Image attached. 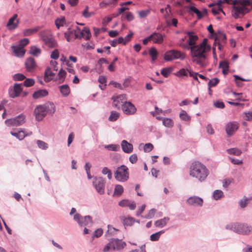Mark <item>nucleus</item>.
Wrapping results in <instances>:
<instances>
[{"label":"nucleus","instance_id":"obj_1","mask_svg":"<svg viewBox=\"0 0 252 252\" xmlns=\"http://www.w3.org/2000/svg\"><path fill=\"white\" fill-rule=\"evenodd\" d=\"M192 61L201 66H205L207 64V53L211 50V46L207 44V39L199 45L190 47Z\"/></svg>","mask_w":252,"mask_h":252},{"label":"nucleus","instance_id":"obj_2","mask_svg":"<svg viewBox=\"0 0 252 252\" xmlns=\"http://www.w3.org/2000/svg\"><path fill=\"white\" fill-rule=\"evenodd\" d=\"M209 171L206 166L199 161H193L189 167V175L202 182L206 180Z\"/></svg>","mask_w":252,"mask_h":252},{"label":"nucleus","instance_id":"obj_3","mask_svg":"<svg viewBox=\"0 0 252 252\" xmlns=\"http://www.w3.org/2000/svg\"><path fill=\"white\" fill-rule=\"evenodd\" d=\"M225 228L242 235H248L252 232V227L244 223L231 222L226 224Z\"/></svg>","mask_w":252,"mask_h":252},{"label":"nucleus","instance_id":"obj_4","mask_svg":"<svg viewBox=\"0 0 252 252\" xmlns=\"http://www.w3.org/2000/svg\"><path fill=\"white\" fill-rule=\"evenodd\" d=\"M115 178L119 182H124L129 178L128 168L125 165L117 168L114 172Z\"/></svg>","mask_w":252,"mask_h":252},{"label":"nucleus","instance_id":"obj_5","mask_svg":"<svg viewBox=\"0 0 252 252\" xmlns=\"http://www.w3.org/2000/svg\"><path fill=\"white\" fill-rule=\"evenodd\" d=\"M39 36L45 45L49 48H53L57 46V42L49 31H41L39 33Z\"/></svg>","mask_w":252,"mask_h":252},{"label":"nucleus","instance_id":"obj_6","mask_svg":"<svg viewBox=\"0 0 252 252\" xmlns=\"http://www.w3.org/2000/svg\"><path fill=\"white\" fill-rule=\"evenodd\" d=\"M92 183L97 193L100 195L104 193L106 180L104 178L97 176L94 177Z\"/></svg>","mask_w":252,"mask_h":252},{"label":"nucleus","instance_id":"obj_7","mask_svg":"<svg viewBox=\"0 0 252 252\" xmlns=\"http://www.w3.org/2000/svg\"><path fill=\"white\" fill-rule=\"evenodd\" d=\"M73 220L81 226H91L93 224L92 218L90 216L82 217L80 214L76 213L74 215Z\"/></svg>","mask_w":252,"mask_h":252},{"label":"nucleus","instance_id":"obj_8","mask_svg":"<svg viewBox=\"0 0 252 252\" xmlns=\"http://www.w3.org/2000/svg\"><path fill=\"white\" fill-rule=\"evenodd\" d=\"M185 54L176 50H171L167 51L164 56V59L167 61H171L174 60L179 59L183 60L185 59Z\"/></svg>","mask_w":252,"mask_h":252},{"label":"nucleus","instance_id":"obj_9","mask_svg":"<svg viewBox=\"0 0 252 252\" xmlns=\"http://www.w3.org/2000/svg\"><path fill=\"white\" fill-rule=\"evenodd\" d=\"M25 116L21 114L14 118L6 120L5 124L8 126H17L23 125L25 122Z\"/></svg>","mask_w":252,"mask_h":252},{"label":"nucleus","instance_id":"obj_10","mask_svg":"<svg viewBox=\"0 0 252 252\" xmlns=\"http://www.w3.org/2000/svg\"><path fill=\"white\" fill-rule=\"evenodd\" d=\"M74 30L75 38L81 39L82 37H84L86 40H88L90 39L91 34L89 28L85 27L82 31H81L78 27H76Z\"/></svg>","mask_w":252,"mask_h":252},{"label":"nucleus","instance_id":"obj_11","mask_svg":"<svg viewBox=\"0 0 252 252\" xmlns=\"http://www.w3.org/2000/svg\"><path fill=\"white\" fill-rule=\"evenodd\" d=\"M122 109L125 114L133 115L136 111V108L135 106L130 102L125 101L123 104Z\"/></svg>","mask_w":252,"mask_h":252},{"label":"nucleus","instance_id":"obj_12","mask_svg":"<svg viewBox=\"0 0 252 252\" xmlns=\"http://www.w3.org/2000/svg\"><path fill=\"white\" fill-rule=\"evenodd\" d=\"M186 203L190 206L194 207H201L203 204V200L202 198L197 196L189 197L186 201Z\"/></svg>","mask_w":252,"mask_h":252},{"label":"nucleus","instance_id":"obj_13","mask_svg":"<svg viewBox=\"0 0 252 252\" xmlns=\"http://www.w3.org/2000/svg\"><path fill=\"white\" fill-rule=\"evenodd\" d=\"M35 119L38 121H40L46 116L47 113L43 105H39L34 109Z\"/></svg>","mask_w":252,"mask_h":252},{"label":"nucleus","instance_id":"obj_14","mask_svg":"<svg viewBox=\"0 0 252 252\" xmlns=\"http://www.w3.org/2000/svg\"><path fill=\"white\" fill-rule=\"evenodd\" d=\"M239 128V124L236 122H229L225 126V131L229 136L233 135Z\"/></svg>","mask_w":252,"mask_h":252},{"label":"nucleus","instance_id":"obj_15","mask_svg":"<svg viewBox=\"0 0 252 252\" xmlns=\"http://www.w3.org/2000/svg\"><path fill=\"white\" fill-rule=\"evenodd\" d=\"M112 99L113 100V106L118 109L122 107L123 104L126 100V94H121L117 96H113Z\"/></svg>","mask_w":252,"mask_h":252},{"label":"nucleus","instance_id":"obj_16","mask_svg":"<svg viewBox=\"0 0 252 252\" xmlns=\"http://www.w3.org/2000/svg\"><path fill=\"white\" fill-rule=\"evenodd\" d=\"M17 17L18 15L15 14L9 19L6 24V27L8 30L10 31L13 30L18 27L19 24V20L17 19Z\"/></svg>","mask_w":252,"mask_h":252},{"label":"nucleus","instance_id":"obj_17","mask_svg":"<svg viewBox=\"0 0 252 252\" xmlns=\"http://www.w3.org/2000/svg\"><path fill=\"white\" fill-rule=\"evenodd\" d=\"M112 248L114 251H120L122 250L126 246V243L122 240L119 239H112L111 240Z\"/></svg>","mask_w":252,"mask_h":252},{"label":"nucleus","instance_id":"obj_18","mask_svg":"<svg viewBox=\"0 0 252 252\" xmlns=\"http://www.w3.org/2000/svg\"><path fill=\"white\" fill-rule=\"evenodd\" d=\"M22 91L21 84H15L13 88L9 89V95L11 97L14 98L18 96Z\"/></svg>","mask_w":252,"mask_h":252},{"label":"nucleus","instance_id":"obj_19","mask_svg":"<svg viewBox=\"0 0 252 252\" xmlns=\"http://www.w3.org/2000/svg\"><path fill=\"white\" fill-rule=\"evenodd\" d=\"M10 134L16 137L19 140H23L26 136L31 135L32 133L30 131L29 132H26V131L23 130L22 129H19L17 131H11Z\"/></svg>","mask_w":252,"mask_h":252},{"label":"nucleus","instance_id":"obj_20","mask_svg":"<svg viewBox=\"0 0 252 252\" xmlns=\"http://www.w3.org/2000/svg\"><path fill=\"white\" fill-rule=\"evenodd\" d=\"M121 147L125 153L130 154L132 152L133 147L132 144L128 142L126 140H123L121 142Z\"/></svg>","mask_w":252,"mask_h":252},{"label":"nucleus","instance_id":"obj_21","mask_svg":"<svg viewBox=\"0 0 252 252\" xmlns=\"http://www.w3.org/2000/svg\"><path fill=\"white\" fill-rule=\"evenodd\" d=\"M232 10L233 11L236 12L239 14L244 15L246 13H248L250 11V9H249L247 7H242V6H237V4H234V0L232 2Z\"/></svg>","mask_w":252,"mask_h":252},{"label":"nucleus","instance_id":"obj_22","mask_svg":"<svg viewBox=\"0 0 252 252\" xmlns=\"http://www.w3.org/2000/svg\"><path fill=\"white\" fill-rule=\"evenodd\" d=\"M11 48L16 57H22L25 53V51L24 49V48L19 45L12 46Z\"/></svg>","mask_w":252,"mask_h":252},{"label":"nucleus","instance_id":"obj_23","mask_svg":"<svg viewBox=\"0 0 252 252\" xmlns=\"http://www.w3.org/2000/svg\"><path fill=\"white\" fill-rule=\"evenodd\" d=\"M48 94V91L45 89H40L34 92L32 94V97L34 99H39L44 97Z\"/></svg>","mask_w":252,"mask_h":252},{"label":"nucleus","instance_id":"obj_24","mask_svg":"<svg viewBox=\"0 0 252 252\" xmlns=\"http://www.w3.org/2000/svg\"><path fill=\"white\" fill-rule=\"evenodd\" d=\"M169 220L170 218L169 217H164L162 219L156 220L154 222V224L157 227L162 228L167 225Z\"/></svg>","mask_w":252,"mask_h":252},{"label":"nucleus","instance_id":"obj_25","mask_svg":"<svg viewBox=\"0 0 252 252\" xmlns=\"http://www.w3.org/2000/svg\"><path fill=\"white\" fill-rule=\"evenodd\" d=\"M25 65L29 71L32 70L36 66V63L34 59L32 57L29 58L25 62Z\"/></svg>","mask_w":252,"mask_h":252},{"label":"nucleus","instance_id":"obj_26","mask_svg":"<svg viewBox=\"0 0 252 252\" xmlns=\"http://www.w3.org/2000/svg\"><path fill=\"white\" fill-rule=\"evenodd\" d=\"M55 76L54 73L50 67H47L44 72V80L46 82H48L53 79Z\"/></svg>","mask_w":252,"mask_h":252},{"label":"nucleus","instance_id":"obj_27","mask_svg":"<svg viewBox=\"0 0 252 252\" xmlns=\"http://www.w3.org/2000/svg\"><path fill=\"white\" fill-rule=\"evenodd\" d=\"M150 36H152V40L155 43L160 44L163 41V36L158 32H155Z\"/></svg>","mask_w":252,"mask_h":252},{"label":"nucleus","instance_id":"obj_28","mask_svg":"<svg viewBox=\"0 0 252 252\" xmlns=\"http://www.w3.org/2000/svg\"><path fill=\"white\" fill-rule=\"evenodd\" d=\"M120 220L125 227L127 226H131L135 221L134 219L130 217L126 218L125 216H121L120 217Z\"/></svg>","mask_w":252,"mask_h":252},{"label":"nucleus","instance_id":"obj_29","mask_svg":"<svg viewBox=\"0 0 252 252\" xmlns=\"http://www.w3.org/2000/svg\"><path fill=\"white\" fill-rule=\"evenodd\" d=\"M43 106L47 114H53L55 113V106L53 103L48 102L43 104Z\"/></svg>","mask_w":252,"mask_h":252},{"label":"nucleus","instance_id":"obj_30","mask_svg":"<svg viewBox=\"0 0 252 252\" xmlns=\"http://www.w3.org/2000/svg\"><path fill=\"white\" fill-rule=\"evenodd\" d=\"M74 32V29L68 28L67 31L64 32V37L67 41L69 42L75 39Z\"/></svg>","mask_w":252,"mask_h":252},{"label":"nucleus","instance_id":"obj_31","mask_svg":"<svg viewBox=\"0 0 252 252\" xmlns=\"http://www.w3.org/2000/svg\"><path fill=\"white\" fill-rule=\"evenodd\" d=\"M234 4H240L242 7L251 6L252 9V0H234Z\"/></svg>","mask_w":252,"mask_h":252},{"label":"nucleus","instance_id":"obj_32","mask_svg":"<svg viewBox=\"0 0 252 252\" xmlns=\"http://www.w3.org/2000/svg\"><path fill=\"white\" fill-rule=\"evenodd\" d=\"M187 34L189 37V39L188 41L189 45L193 46L196 45V40L198 39L197 35H193L191 32H188Z\"/></svg>","mask_w":252,"mask_h":252},{"label":"nucleus","instance_id":"obj_33","mask_svg":"<svg viewBox=\"0 0 252 252\" xmlns=\"http://www.w3.org/2000/svg\"><path fill=\"white\" fill-rule=\"evenodd\" d=\"M62 94L63 96H67L70 93V88L68 85L64 84L59 87Z\"/></svg>","mask_w":252,"mask_h":252},{"label":"nucleus","instance_id":"obj_34","mask_svg":"<svg viewBox=\"0 0 252 252\" xmlns=\"http://www.w3.org/2000/svg\"><path fill=\"white\" fill-rule=\"evenodd\" d=\"M226 39V37L225 34L223 33H219L215 40L214 44L216 45L217 42L225 44Z\"/></svg>","mask_w":252,"mask_h":252},{"label":"nucleus","instance_id":"obj_35","mask_svg":"<svg viewBox=\"0 0 252 252\" xmlns=\"http://www.w3.org/2000/svg\"><path fill=\"white\" fill-rule=\"evenodd\" d=\"M40 29V27H36L33 29H28L23 31L24 36H30L36 32Z\"/></svg>","mask_w":252,"mask_h":252},{"label":"nucleus","instance_id":"obj_36","mask_svg":"<svg viewBox=\"0 0 252 252\" xmlns=\"http://www.w3.org/2000/svg\"><path fill=\"white\" fill-rule=\"evenodd\" d=\"M41 53V49L35 46H31L30 50V53L35 56L38 57Z\"/></svg>","mask_w":252,"mask_h":252},{"label":"nucleus","instance_id":"obj_37","mask_svg":"<svg viewBox=\"0 0 252 252\" xmlns=\"http://www.w3.org/2000/svg\"><path fill=\"white\" fill-rule=\"evenodd\" d=\"M165 232L164 230H162L158 232L154 233L150 236V240L152 241H157L159 240L161 234Z\"/></svg>","mask_w":252,"mask_h":252},{"label":"nucleus","instance_id":"obj_38","mask_svg":"<svg viewBox=\"0 0 252 252\" xmlns=\"http://www.w3.org/2000/svg\"><path fill=\"white\" fill-rule=\"evenodd\" d=\"M124 192V188L121 185H117L114 189V195L119 196L121 195Z\"/></svg>","mask_w":252,"mask_h":252},{"label":"nucleus","instance_id":"obj_39","mask_svg":"<svg viewBox=\"0 0 252 252\" xmlns=\"http://www.w3.org/2000/svg\"><path fill=\"white\" fill-rule=\"evenodd\" d=\"M191 70L186 69L182 68L175 73V75L179 77L183 76H187L189 74V72Z\"/></svg>","mask_w":252,"mask_h":252},{"label":"nucleus","instance_id":"obj_40","mask_svg":"<svg viewBox=\"0 0 252 252\" xmlns=\"http://www.w3.org/2000/svg\"><path fill=\"white\" fill-rule=\"evenodd\" d=\"M104 148L112 151H118L120 149V146L118 144H109L104 146Z\"/></svg>","mask_w":252,"mask_h":252},{"label":"nucleus","instance_id":"obj_41","mask_svg":"<svg viewBox=\"0 0 252 252\" xmlns=\"http://www.w3.org/2000/svg\"><path fill=\"white\" fill-rule=\"evenodd\" d=\"M162 123L165 126L168 127H172L174 125L173 120L170 118H167L162 119Z\"/></svg>","mask_w":252,"mask_h":252},{"label":"nucleus","instance_id":"obj_42","mask_svg":"<svg viewBox=\"0 0 252 252\" xmlns=\"http://www.w3.org/2000/svg\"><path fill=\"white\" fill-rule=\"evenodd\" d=\"M250 199L246 196H244L241 199L239 202V205L241 208H245L248 205V201Z\"/></svg>","mask_w":252,"mask_h":252},{"label":"nucleus","instance_id":"obj_43","mask_svg":"<svg viewBox=\"0 0 252 252\" xmlns=\"http://www.w3.org/2000/svg\"><path fill=\"white\" fill-rule=\"evenodd\" d=\"M223 196V192L220 189L215 190L213 192V196L215 200H217Z\"/></svg>","mask_w":252,"mask_h":252},{"label":"nucleus","instance_id":"obj_44","mask_svg":"<svg viewBox=\"0 0 252 252\" xmlns=\"http://www.w3.org/2000/svg\"><path fill=\"white\" fill-rule=\"evenodd\" d=\"M173 68L171 67L163 68L161 71V74L165 77H167L172 72Z\"/></svg>","mask_w":252,"mask_h":252},{"label":"nucleus","instance_id":"obj_45","mask_svg":"<svg viewBox=\"0 0 252 252\" xmlns=\"http://www.w3.org/2000/svg\"><path fill=\"white\" fill-rule=\"evenodd\" d=\"M219 81L220 80L218 78H214L210 80L208 83V90L211 91V88L217 85Z\"/></svg>","mask_w":252,"mask_h":252},{"label":"nucleus","instance_id":"obj_46","mask_svg":"<svg viewBox=\"0 0 252 252\" xmlns=\"http://www.w3.org/2000/svg\"><path fill=\"white\" fill-rule=\"evenodd\" d=\"M179 117L183 121H188L190 120V116L188 115L186 111L183 110H181Z\"/></svg>","mask_w":252,"mask_h":252},{"label":"nucleus","instance_id":"obj_47","mask_svg":"<svg viewBox=\"0 0 252 252\" xmlns=\"http://www.w3.org/2000/svg\"><path fill=\"white\" fill-rule=\"evenodd\" d=\"M102 173L103 175H107L109 180H111L112 178V174L111 171L107 167H104L102 169Z\"/></svg>","mask_w":252,"mask_h":252},{"label":"nucleus","instance_id":"obj_48","mask_svg":"<svg viewBox=\"0 0 252 252\" xmlns=\"http://www.w3.org/2000/svg\"><path fill=\"white\" fill-rule=\"evenodd\" d=\"M227 152L229 154H232L237 156L240 155L242 153L241 151L237 148H231L227 149Z\"/></svg>","mask_w":252,"mask_h":252},{"label":"nucleus","instance_id":"obj_49","mask_svg":"<svg viewBox=\"0 0 252 252\" xmlns=\"http://www.w3.org/2000/svg\"><path fill=\"white\" fill-rule=\"evenodd\" d=\"M120 116V114L116 111H112L111 114L109 117V120L110 121H116Z\"/></svg>","mask_w":252,"mask_h":252},{"label":"nucleus","instance_id":"obj_50","mask_svg":"<svg viewBox=\"0 0 252 252\" xmlns=\"http://www.w3.org/2000/svg\"><path fill=\"white\" fill-rule=\"evenodd\" d=\"M149 54L152 58V60L154 61L157 59L158 55V51L155 48H151L149 50Z\"/></svg>","mask_w":252,"mask_h":252},{"label":"nucleus","instance_id":"obj_51","mask_svg":"<svg viewBox=\"0 0 252 252\" xmlns=\"http://www.w3.org/2000/svg\"><path fill=\"white\" fill-rule=\"evenodd\" d=\"M35 81L32 78H28L24 82L23 84L25 87H30L34 85Z\"/></svg>","mask_w":252,"mask_h":252},{"label":"nucleus","instance_id":"obj_52","mask_svg":"<svg viewBox=\"0 0 252 252\" xmlns=\"http://www.w3.org/2000/svg\"><path fill=\"white\" fill-rule=\"evenodd\" d=\"M38 147L43 150H46L48 148V144L45 142L38 140L36 141Z\"/></svg>","mask_w":252,"mask_h":252},{"label":"nucleus","instance_id":"obj_53","mask_svg":"<svg viewBox=\"0 0 252 252\" xmlns=\"http://www.w3.org/2000/svg\"><path fill=\"white\" fill-rule=\"evenodd\" d=\"M107 227V233L110 234L112 236L115 235L116 234V232L119 231V229L113 227L112 226L110 225H108Z\"/></svg>","mask_w":252,"mask_h":252},{"label":"nucleus","instance_id":"obj_54","mask_svg":"<svg viewBox=\"0 0 252 252\" xmlns=\"http://www.w3.org/2000/svg\"><path fill=\"white\" fill-rule=\"evenodd\" d=\"M25 78V76L21 73L15 74L13 76V79L14 81H22Z\"/></svg>","mask_w":252,"mask_h":252},{"label":"nucleus","instance_id":"obj_55","mask_svg":"<svg viewBox=\"0 0 252 252\" xmlns=\"http://www.w3.org/2000/svg\"><path fill=\"white\" fill-rule=\"evenodd\" d=\"M114 251L112 248V245L111 240L110 242L106 245L103 249V252H110Z\"/></svg>","mask_w":252,"mask_h":252},{"label":"nucleus","instance_id":"obj_56","mask_svg":"<svg viewBox=\"0 0 252 252\" xmlns=\"http://www.w3.org/2000/svg\"><path fill=\"white\" fill-rule=\"evenodd\" d=\"M154 146L151 143H146L144 145V151L145 152L148 153L151 151L153 149Z\"/></svg>","mask_w":252,"mask_h":252},{"label":"nucleus","instance_id":"obj_57","mask_svg":"<svg viewBox=\"0 0 252 252\" xmlns=\"http://www.w3.org/2000/svg\"><path fill=\"white\" fill-rule=\"evenodd\" d=\"M64 23H65V19L64 18L57 19L55 21L56 26L58 29L60 28V27L61 26H63Z\"/></svg>","mask_w":252,"mask_h":252},{"label":"nucleus","instance_id":"obj_58","mask_svg":"<svg viewBox=\"0 0 252 252\" xmlns=\"http://www.w3.org/2000/svg\"><path fill=\"white\" fill-rule=\"evenodd\" d=\"M150 12V10L149 9L141 10L138 12L139 16L141 18L146 17Z\"/></svg>","mask_w":252,"mask_h":252},{"label":"nucleus","instance_id":"obj_59","mask_svg":"<svg viewBox=\"0 0 252 252\" xmlns=\"http://www.w3.org/2000/svg\"><path fill=\"white\" fill-rule=\"evenodd\" d=\"M89 7L87 6L85 9V10L83 11L82 14L84 17L85 18H89L92 16L94 14L93 12L89 13L88 12Z\"/></svg>","mask_w":252,"mask_h":252},{"label":"nucleus","instance_id":"obj_60","mask_svg":"<svg viewBox=\"0 0 252 252\" xmlns=\"http://www.w3.org/2000/svg\"><path fill=\"white\" fill-rule=\"evenodd\" d=\"M66 72L63 69H60V70L59 71L58 73V76L59 79L61 80L62 82L64 80L66 76Z\"/></svg>","mask_w":252,"mask_h":252},{"label":"nucleus","instance_id":"obj_61","mask_svg":"<svg viewBox=\"0 0 252 252\" xmlns=\"http://www.w3.org/2000/svg\"><path fill=\"white\" fill-rule=\"evenodd\" d=\"M103 233V230L101 228H98L94 231L93 236V238H98L100 237Z\"/></svg>","mask_w":252,"mask_h":252},{"label":"nucleus","instance_id":"obj_62","mask_svg":"<svg viewBox=\"0 0 252 252\" xmlns=\"http://www.w3.org/2000/svg\"><path fill=\"white\" fill-rule=\"evenodd\" d=\"M233 181L232 179H226L223 181V187L225 188H228L230 184Z\"/></svg>","mask_w":252,"mask_h":252},{"label":"nucleus","instance_id":"obj_63","mask_svg":"<svg viewBox=\"0 0 252 252\" xmlns=\"http://www.w3.org/2000/svg\"><path fill=\"white\" fill-rule=\"evenodd\" d=\"M245 119L247 121L252 120V111L245 112L244 113Z\"/></svg>","mask_w":252,"mask_h":252},{"label":"nucleus","instance_id":"obj_64","mask_svg":"<svg viewBox=\"0 0 252 252\" xmlns=\"http://www.w3.org/2000/svg\"><path fill=\"white\" fill-rule=\"evenodd\" d=\"M50 57H51V58L54 59V60L58 59L59 57V53L58 50L57 49L54 50L52 52Z\"/></svg>","mask_w":252,"mask_h":252}]
</instances>
